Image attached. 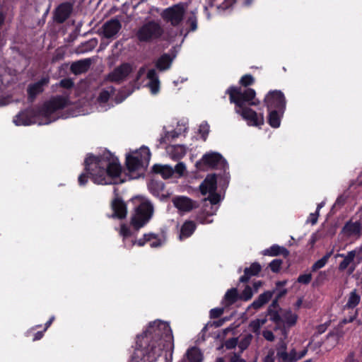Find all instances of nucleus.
<instances>
[{"label": "nucleus", "instance_id": "obj_55", "mask_svg": "<svg viewBox=\"0 0 362 362\" xmlns=\"http://www.w3.org/2000/svg\"><path fill=\"white\" fill-rule=\"evenodd\" d=\"M148 235H152L154 237L151 239V241L148 242L151 247H158L162 245V241L158 235L154 233H148Z\"/></svg>", "mask_w": 362, "mask_h": 362}, {"label": "nucleus", "instance_id": "obj_64", "mask_svg": "<svg viewBox=\"0 0 362 362\" xmlns=\"http://www.w3.org/2000/svg\"><path fill=\"white\" fill-rule=\"evenodd\" d=\"M276 352H287V345L285 342L281 341L276 346Z\"/></svg>", "mask_w": 362, "mask_h": 362}, {"label": "nucleus", "instance_id": "obj_47", "mask_svg": "<svg viewBox=\"0 0 362 362\" xmlns=\"http://www.w3.org/2000/svg\"><path fill=\"white\" fill-rule=\"evenodd\" d=\"M283 260L280 259H273L269 264V267L274 273H279L281 270Z\"/></svg>", "mask_w": 362, "mask_h": 362}, {"label": "nucleus", "instance_id": "obj_1", "mask_svg": "<svg viewBox=\"0 0 362 362\" xmlns=\"http://www.w3.org/2000/svg\"><path fill=\"white\" fill-rule=\"evenodd\" d=\"M163 351L169 352L165 362H172L174 351L173 331L168 322L157 320L148 324L146 330L137 336L136 348L132 358L144 362H156Z\"/></svg>", "mask_w": 362, "mask_h": 362}, {"label": "nucleus", "instance_id": "obj_58", "mask_svg": "<svg viewBox=\"0 0 362 362\" xmlns=\"http://www.w3.org/2000/svg\"><path fill=\"white\" fill-rule=\"evenodd\" d=\"M149 87L151 88V93L153 94H156L160 88V81L159 80L154 81H150L149 82Z\"/></svg>", "mask_w": 362, "mask_h": 362}, {"label": "nucleus", "instance_id": "obj_3", "mask_svg": "<svg viewBox=\"0 0 362 362\" xmlns=\"http://www.w3.org/2000/svg\"><path fill=\"white\" fill-rule=\"evenodd\" d=\"M226 94L228 95L230 103L235 105V112L246 120L249 125L259 127L264 124L263 113L258 115L250 107L260 104L259 100L255 98L256 92L253 88L243 90L241 87L230 86L226 90Z\"/></svg>", "mask_w": 362, "mask_h": 362}, {"label": "nucleus", "instance_id": "obj_24", "mask_svg": "<svg viewBox=\"0 0 362 362\" xmlns=\"http://www.w3.org/2000/svg\"><path fill=\"white\" fill-rule=\"evenodd\" d=\"M262 254L270 257L282 255L284 257L286 258L289 255V251L283 246L274 244L269 248L264 250Z\"/></svg>", "mask_w": 362, "mask_h": 362}, {"label": "nucleus", "instance_id": "obj_46", "mask_svg": "<svg viewBox=\"0 0 362 362\" xmlns=\"http://www.w3.org/2000/svg\"><path fill=\"white\" fill-rule=\"evenodd\" d=\"M252 296L253 291L252 288L249 285H247L244 290L240 294V300L244 301H248L252 298Z\"/></svg>", "mask_w": 362, "mask_h": 362}, {"label": "nucleus", "instance_id": "obj_29", "mask_svg": "<svg viewBox=\"0 0 362 362\" xmlns=\"http://www.w3.org/2000/svg\"><path fill=\"white\" fill-rule=\"evenodd\" d=\"M188 362H202L203 355L199 348L196 346L187 349L186 354Z\"/></svg>", "mask_w": 362, "mask_h": 362}, {"label": "nucleus", "instance_id": "obj_5", "mask_svg": "<svg viewBox=\"0 0 362 362\" xmlns=\"http://www.w3.org/2000/svg\"><path fill=\"white\" fill-rule=\"evenodd\" d=\"M186 10L185 3L180 2L164 8L160 16L165 23L173 28H178L184 21Z\"/></svg>", "mask_w": 362, "mask_h": 362}, {"label": "nucleus", "instance_id": "obj_35", "mask_svg": "<svg viewBox=\"0 0 362 362\" xmlns=\"http://www.w3.org/2000/svg\"><path fill=\"white\" fill-rule=\"evenodd\" d=\"M361 296L356 292V290H353L349 296L348 301L345 305V308L348 309H353L356 308L360 303Z\"/></svg>", "mask_w": 362, "mask_h": 362}, {"label": "nucleus", "instance_id": "obj_13", "mask_svg": "<svg viewBox=\"0 0 362 362\" xmlns=\"http://www.w3.org/2000/svg\"><path fill=\"white\" fill-rule=\"evenodd\" d=\"M49 82V76H45L38 81L29 84L27 89L28 101L33 103L37 95L44 91V87L47 86Z\"/></svg>", "mask_w": 362, "mask_h": 362}, {"label": "nucleus", "instance_id": "obj_27", "mask_svg": "<svg viewBox=\"0 0 362 362\" xmlns=\"http://www.w3.org/2000/svg\"><path fill=\"white\" fill-rule=\"evenodd\" d=\"M126 166L129 172H135L144 166L140 163L138 156L129 154L126 157Z\"/></svg>", "mask_w": 362, "mask_h": 362}, {"label": "nucleus", "instance_id": "obj_40", "mask_svg": "<svg viewBox=\"0 0 362 362\" xmlns=\"http://www.w3.org/2000/svg\"><path fill=\"white\" fill-rule=\"evenodd\" d=\"M197 17L194 13H192V14L187 18L186 24L188 25L187 28V33L185 35L190 33L194 32L197 29Z\"/></svg>", "mask_w": 362, "mask_h": 362}, {"label": "nucleus", "instance_id": "obj_26", "mask_svg": "<svg viewBox=\"0 0 362 362\" xmlns=\"http://www.w3.org/2000/svg\"><path fill=\"white\" fill-rule=\"evenodd\" d=\"M152 171L155 174L160 175L164 179L171 177L174 173V170L170 166L160 164H155L152 168Z\"/></svg>", "mask_w": 362, "mask_h": 362}, {"label": "nucleus", "instance_id": "obj_57", "mask_svg": "<svg viewBox=\"0 0 362 362\" xmlns=\"http://www.w3.org/2000/svg\"><path fill=\"white\" fill-rule=\"evenodd\" d=\"M275 351L273 349H270L263 358V362H275Z\"/></svg>", "mask_w": 362, "mask_h": 362}, {"label": "nucleus", "instance_id": "obj_59", "mask_svg": "<svg viewBox=\"0 0 362 362\" xmlns=\"http://www.w3.org/2000/svg\"><path fill=\"white\" fill-rule=\"evenodd\" d=\"M146 76L150 81L159 80L156 71L154 69H149L147 72Z\"/></svg>", "mask_w": 362, "mask_h": 362}, {"label": "nucleus", "instance_id": "obj_7", "mask_svg": "<svg viewBox=\"0 0 362 362\" xmlns=\"http://www.w3.org/2000/svg\"><path fill=\"white\" fill-rule=\"evenodd\" d=\"M153 213V207L151 203H141L135 209V214L131 219V224L134 229L139 230L149 221Z\"/></svg>", "mask_w": 362, "mask_h": 362}, {"label": "nucleus", "instance_id": "obj_49", "mask_svg": "<svg viewBox=\"0 0 362 362\" xmlns=\"http://www.w3.org/2000/svg\"><path fill=\"white\" fill-rule=\"evenodd\" d=\"M205 200H209L212 205H215L220 202L221 197L216 191H215L214 192H209V197L205 199Z\"/></svg>", "mask_w": 362, "mask_h": 362}, {"label": "nucleus", "instance_id": "obj_15", "mask_svg": "<svg viewBox=\"0 0 362 362\" xmlns=\"http://www.w3.org/2000/svg\"><path fill=\"white\" fill-rule=\"evenodd\" d=\"M131 71V66L128 63H124L109 74L108 79L113 82H120L129 76Z\"/></svg>", "mask_w": 362, "mask_h": 362}, {"label": "nucleus", "instance_id": "obj_30", "mask_svg": "<svg viewBox=\"0 0 362 362\" xmlns=\"http://www.w3.org/2000/svg\"><path fill=\"white\" fill-rule=\"evenodd\" d=\"M356 255V251L355 250L349 251L346 255L339 253L337 254L336 257H344L343 261H341L339 264V269L340 271L345 270L349 267V265L354 261Z\"/></svg>", "mask_w": 362, "mask_h": 362}, {"label": "nucleus", "instance_id": "obj_42", "mask_svg": "<svg viewBox=\"0 0 362 362\" xmlns=\"http://www.w3.org/2000/svg\"><path fill=\"white\" fill-rule=\"evenodd\" d=\"M265 322L266 320L256 319L250 322L249 327L253 333L258 334L260 332L261 327Z\"/></svg>", "mask_w": 362, "mask_h": 362}, {"label": "nucleus", "instance_id": "obj_10", "mask_svg": "<svg viewBox=\"0 0 362 362\" xmlns=\"http://www.w3.org/2000/svg\"><path fill=\"white\" fill-rule=\"evenodd\" d=\"M74 5V3L70 1L60 3L53 11V21L57 24L65 23L73 13Z\"/></svg>", "mask_w": 362, "mask_h": 362}, {"label": "nucleus", "instance_id": "obj_36", "mask_svg": "<svg viewBox=\"0 0 362 362\" xmlns=\"http://www.w3.org/2000/svg\"><path fill=\"white\" fill-rule=\"evenodd\" d=\"M333 254V250L327 252L321 259L316 261L311 267V272H315L324 267L327 263L329 259Z\"/></svg>", "mask_w": 362, "mask_h": 362}, {"label": "nucleus", "instance_id": "obj_45", "mask_svg": "<svg viewBox=\"0 0 362 362\" xmlns=\"http://www.w3.org/2000/svg\"><path fill=\"white\" fill-rule=\"evenodd\" d=\"M239 83L242 86L248 88V86L255 83V78L251 74H245L240 78Z\"/></svg>", "mask_w": 362, "mask_h": 362}, {"label": "nucleus", "instance_id": "obj_56", "mask_svg": "<svg viewBox=\"0 0 362 362\" xmlns=\"http://www.w3.org/2000/svg\"><path fill=\"white\" fill-rule=\"evenodd\" d=\"M174 173H177L179 176L183 175L185 171L186 170V166L182 162H180L175 166V169H173Z\"/></svg>", "mask_w": 362, "mask_h": 362}, {"label": "nucleus", "instance_id": "obj_22", "mask_svg": "<svg viewBox=\"0 0 362 362\" xmlns=\"http://www.w3.org/2000/svg\"><path fill=\"white\" fill-rule=\"evenodd\" d=\"M174 57L168 53L161 54L155 62V66L159 71H165L170 69Z\"/></svg>", "mask_w": 362, "mask_h": 362}, {"label": "nucleus", "instance_id": "obj_60", "mask_svg": "<svg viewBox=\"0 0 362 362\" xmlns=\"http://www.w3.org/2000/svg\"><path fill=\"white\" fill-rule=\"evenodd\" d=\"M262 336L266 340L269 341H273L275 339V336L271 330L263 331Z\"/></svg>", "mask_w": 362, "mask_h": 362}, {"label": "nucleus", "instance_id": "obj_37", "mask_svg": "<svg viewBox=\"0 0 362 362\" xmlns=\"http://www.w3.org/2000/svg\"><path fill=\"white\" fill-rule=\"evenodd\" d=\"M115 92V88L113 86H109L107 88L103 89L98 97V101L100 103H106L110 96L114 95Z\"/></svg>", "mask_w": 362, "mask_h": 362}, {"label": "nucleus", "instance_id": "obj_63", "mask_svg": "<svg viewBox=\"0 0 362 362\" xmlns=\"http://www.w3.org/2000/svg\"><path fill=\"white\" fill-rule=\"evenodd\" d=\"M209 125L206 123L200 125L199 132L202 134L203 137L209 134Z\"/></svg>", "mask_w": 362, "mask_h": 362}, {"label": "nucleus", "instance_id": "obj_11", "mask_svg": "<svg viewBox=\"0 0 362 362\" xmlns=\"http://www.w3.org/2000/svg\"><path fill=\"white\" fill-rule=\"evenodd\" d=\"M42 116L40 108L35 110L30 107L21 111L13 119V122L18 125L28 126L36 122V119Z\"/></svg>", "mask_w": 362, "mask_h": 362}, {"label": "nucleus", "instance_id": "obj_41", "mask_svg": "<svg viewBox=\"0 0 362 362\" xmlns=\"http://www.w3.org/2000/svg\"><path fill=\"white\" fill-rule=\"evenodd\" d=\"M252 339V336L251 334H247L240 341H238V346L239 349V352L237 354H243V352L246 350L250 346L251 341Z\"/></svg>", "mask_w": 362, "mask_h": 362}, {"label": "nucleus", "instance_id": "obj_16", "mask_svg": "<svg viewBox=\"0 0 362 362\" xmlns=\"http://www.w3.org/2000/svg\"><path fill=\"white\" fill-rule=\"evenodd\" d=\"M102 28L103 35L106 38H111L118 33L122 28V24L117 18H114L105 22Z\"/></svg>", "mask_w": 362, "mask_h": 362}, {"label": "nucleus", "instance_id": "obj_4", "mask_svg": "<svg viewBox=\"0 0 362 362\" xmlns=\"http://www.w3.org/2000/svg\"><path fill=\"white\" fill-rule=\"evenodd\" d=\"M164 30L158 21L151 20L144 23L137 30L136 37L139 42L150 43L159 40Z\"/></svg>", "mask_w": 362, "mask_h": 362}, {"label": "nucleus", "instance_id": "obj_61", "mask_svg": "<svg viewBox=\"0 0 362 362\" xmlns=\"http://www.w3.org/2000/svg\"><path fill=\"white\" fill-rule=\"evenodd\" d=\"M318 216H319L318 211H316L315 213H311L309 216V218H308L307 222H310L312 225H315L317 222Z\"/></svg>", "mask_w": 362, "mask_h": 362}, {"label": "nucleus", "instance_id": "obj_54", "mask_svg": "<svg viewBox=\"0 0 362 362\" xmlns=\"http://www.w3.org/2000/svg\"><path fill=\"white\" fill-rule=\"evenodd\" d=\"M223 312L224 309L223 308H213L210 310L209 313L210 317L212 319L218 318L223 315Z\"/></svg>", "mask_w": 362, "mask_h": 362}, {"label": "nucleus", "instance_id": "obj_17", "mask_svg": "<svg viewBox=\"0 0 362 362\" xmlns=\"http://www.w3.org/2000/svg\"><path fill=\"white\" fill-rule=\"evenodd\" d=\"M217 189V176L215 173L209 174L199 185V190L202 195L209 192H214Z\"/></svg>", "mask_w": 362, "mask_h": 362}, {"label": "nucleus", "instance_id": "obj_20", "mask_svg": "<svg viewBox=\"0 0 362 362\" xmlns=\"http://www.w3.org/2000/svg\"><path fill=\"white\" fill-rule=\"evenodd\" d=\"M262 270V267L258 262H253L249 267L244 269V274L239 279L240 283H247L250 278L257 276Z\"/></svg>", "mask_w": 362, "mask_h": 362}, {"label": "nucleus", "instance_id": "obj_32", "mask_svg": "<svg viewBox=\"0 0 362 362\" xmlns=\"http://www.w3.org/2000/svg\"><path fill=\"white\" fill-rule=\"evenodd\" d=\"M214 214V212L208 211L206 209H202L196 215V220L202 224H208L213 222L209 218Z\"/></svg>", "mask_w": 362, "mask_h": 362}, {"label": "nucleus", "instance_id": "obj_18", "mask_svg": "<svg viewBox=\"0 0 362 362\" xmlns=\"http://www.w3.org/2000/svg\"><path fill=\"white\" fill-rule=\"evenodd\" d=\"M362 226L360 221L353 222L351 220L346 221L341 229V233L346 237L361 235Z\"/></svg>", "mask_w": 362, "mask_h": 362}, {"label": "nucleus", "instance_id": "obj_39", "mask_svg": "<svg viewBox=\"0 0 362 362\" xmlns=\"http://www.w3.org/2000/svg\"><path fill=\"white\" fill-rule=\"evenodd\" d=\"M298 320V315L293 313L290 310H287L282 317V322H284L288 327H293L296 325Z\"/></svg>", "mask_w": 362, "mask_h": 362}, {"label": "nucleus", "instance_id": "obj_9", "mask_svg": "<svg viewBox=\"0 0 362 362\" xmlns=\"http://www.w3.org/2000/svg\"><path fill=\"white\" fill-rule=\"evenodd\" d=\"M267 110H286V100L283 92L279 90H269L264 99Z\"/></svg>", "mask_w": 362, "mask_h": 362}, {"label": "nucleus", "instance_id": "obj_52", "mask_svg": "<svg viewBox=\"0 0 362 362\" xmlns=\"http://www.w3.org/2000/svg\"><path fill=\"white\" fill-rule=\"evenodd\" d=\"M154 238L152 235L144 234L143 238H140L138 240H134L135 244L139 247L144 246L146 243L151 241V239Z\"/></svg>", "mask_w": 362, "mask_h": 362}, {"label": "nucleus", "instance_id": "obj_44", "mask_svg": "<svg viewBox=\"0 0 362 362\" xmlns=\"http://www.w3.org/2000/svg\"><path fill=\"white\" fill-rule=\"evenodd\" d=\"M65 57V51L64 50L63 48H57L53 55H52V59H51V63L52 64H55L57 62H59L62 60L64 59Z\"/></svg>", "mask_w": 362, "mask_h": 362}, {"label": "nucleus", "instance_id": "obj_43", "mask_svg": "<svg viewBox=\"0 0 362 362\" xmlns=\"http://www.w3.org/2000/svg\"><path fill=\"white\" fill-rule=\"evenodd\" d=\"M267 315L269 316L270 320L275 324L279 325L283 321L279 311L276 310L267 309Z\"/></svg>", "mask_w": 362, "mask_h": 362}, {"label": "nucleus", "instance_id": "obj_19", "mask_svg": "<svg viewBox=\"0 0 362 362\" xmlns=\"http://www.w3.org/2000/svg\"><path fill=\"white\" fill-rule=\"evenodd\" d=\"M275 292V289L264 291L263 293L260 294L258 296V298L250 305L248 309L253 308L255 310H259L272 299Z\"/></svg>", "mask_w": 362, "mask_h": 362}, {"label": "nucleus", "instance_id": "obj_12", "mask_svg": "<svg viewBox=\"0 0 362 362\" xmlns=\"http://www.w3.org/2000/svg\"><path fill=\"white\" fill-rule=\"evenodd\" d=\"M117 189H115V198L111 202V209L113 214L110 216L111 218L124 219L127 214V207L122 198L117 194Z\"/></svg>", "mask_w": 362, "mask_h": 362}, {"label": "nucleus", "instance_id": "obj_62", "mask_svg": "<svg viewBox=\"0 0 362 362\" xmlns=\"http://www.w3.org/2000/svg\"><path fill=\"white\" fill-rule=\"evenodd\" d=\"M241 354L233 352L230 358V362H247L245 359L240 358Z\"/></svg>", "mask_w": 362, "mask_h": 362}, {"label": "nucleus", "instance_id": "obj_2", "mask_svg": "<svg viewBox=\"0 0 362 362\" xmlns=\"http://www.w3.org/2000/svg\"><path fill=\"white\" fill-rule=\"evenodd\" d=\"M84 166L85 172L78 177L80 186H85L88 178L96 185H108L112 179L119 177L122 173L118 158L109 151L98 156L88 154Z\"/></svg>", "mask_w": 362, "mask_h": 362}, {"label": "nucleus", "instance_id": "obj_28", "mask_svg": "<svg viewBox=\"0 0 362 362\" xmlns=\"http://www.w3.org/2000/svg\"><path fill=\"white\" fill-rule=\"evenodd\" d=\"M134 156H138L140 163L144 166L147 165L151 159V152L148 147L142 146L139 150L133 153Z\"/></svg>", "mask_w": 362, "mask_h": 362}, {"label": "nucleus", "instance_id": "obj_6", "mask_svg": "<svg viewBox=\"0 0 362 362\" xmlns=\"http://www.w3.org/2000/svg\"><path fill=\"white\" fill-rule=\"evenodd\" d=\"M195 166L199 171H206L209 169L221 168L224 171L228 168L226 160L217 152H208L203 155L202 158L197 161Z\"/></svg>", "mask_w": 362, "mask_h": 362}, {"label": "nucleus", "instance_id": "obj_14", "mask_svg": "<svg viewBox=\"0 0 362 362\" xmlns=\"http://www.w3.org/2000/svg\"><path fill=\"white\" fill-rule=\"evenodd\" d=\"M172 202L182 212H189L196 207V202L185 196H176L173 198Z\"/></svg>", "mask_w": 362, "mask_h": 362}, {"label": "nucleus", "instance_id": "obj_21", "mask_svg": "<svg viewBox=\"0 0 362 362\" xmlns=\"http://www.w3.org/2000/svg\"><path fill=\"white\" fill-rule=\"evenodd\" d=\"M90 65L91 60L87 58L73 62L71 65L70 70L74 74L79 75L87 72Z\"/></svg>", "mask_w": 362, "mask_h": 362}, {"label": "nucleus", "instance_id": "obj_51", "mask_svg": "<svg viewBox=\"0 0 362 362\" xmlns=\"http://www.w3.org/2000/svg\"><path fill=\"white\" fill-rule=\"evenodd\" d=\"M278 362H293L288 352H276Z\"/></svg>", "mask_w": 362, "mask_h": 362}, {"label": "nucleus", "instance_id": "obj_34", "mask_svg": "<svg viewBox=\"0 0 362 362\" xmlns=\"http://www.w3.org/2000/svg\"><path fill=\"white\" fill-rule=\"evenodd\" d=\"M148 187L153 195L158 197L160 193L163 191L165 185L161 181L152 180L148 183Z\"/></svg>", "mask_w": 362, "mask_h": 362}, {"label": "nucleus", "instance_id": "obj_33", "mask_svg": "<svg viewBox=\"0 0 362 362\" xmlns=\"http://www.w3.org/2000/svg\"><path fill=\"white\" fill-rule=\"evenodd\" d=\"M186 154V148L182 145L172 146L170 155L173 160H177L182 158Z\"/></svg>", "mask_w": 362, "mask_h": 362}, {"label": "nucleus", "instance_id": "obj_25", "mask_svg": "<svg viewBox=\"0 0 362 362\" xmlns=\"http://www.w3.org/2000/svg\"><path fill=\"white\" fill-rule=\"evenodd\" d=\"M197 226L192 221H186L180 228V239L184 240L190 237L195 231Z\"/></svg>", "mask_w": 362, "mask_h": 362}, {"label": "nucleus", "instance_id": "obj_8", "mask_svg": "<svg viewBox=\"0 0 362 362\" xmlns=\"http://www.w3.org/2000/svg\"><path fill=\"white\" fill-rule=\"evenodd\" d=\"M69 102L68 98L61 95L54 97L49 101L45 102L40 108V112L42 116L47 120L45 124H49L51 122L49 119L50 116L56 111L66 107L69 105Z\"/></svg>", "mask_w": 362, "mask_h": 362}, {"label": "nucleus", "instance_id": "obj_50", "mask_svg": "<svg viewBox=\"0 0 362 362\" xmlns=\"http://www.w3.org/2000/svg\"><path fill=\"white\" fill-rule=\"evenodd\" d=\"M74 82L70 78L62 79L59 82V86L66 89H71L74 87Z\"/></svg>", "mask_w": 362, "mask_h": 362}, {"label": "nucleus", "instance_id": "obj_23", "mask_svg": "<svg viewBox=\"0 0 362 362\" xmlns=\"http://www.w3.org/2000/svg\"><path fill=\"white\" fill-rule=\"evenodd\" d=\"M268 111L267 122L273 128L280 127L281 120L283 117L285 110H270Z\"/></svg>", "mask_w": 362, "mask_h": 362}, {"label": "nucleus", "instance_id": "obj_53", "mask_svg": "<svg viewBox=\"0 0 362 362\" xmlns=\"http://www.w3.org/2000/svg\"><path fill=\"white\" fill-rule=\"evenodd\" d=\"M224 346L228 350L235 348L238 346V338L232 337L227 339L224 343Z\"/></svg>", "mask_w": 362, "mask_h": 362}, {"label": "nucleus", "instance_id": "obj_38", "mask_svg": "<svg viewBox=\"0 0 362 362\" xmlns=\"http://www.w3.org/2000/svg\"><path fill=\"white\" fill-rule=\"evenodd\" d=\"M119 234L123 238V243L125 247L130 248L135 245L134 240H131L130 245L127 246V240L132 236V231L125 224L121 226Z\"/></svg>", "mask_w": 362, "mask_h": 362}, {"label": "nucleus", "instance_id": "obj_48", "mask_svg": "<svg viewBox=\"0 0 362 362\" xmlns=\"http://www.w3.org/2000/svg\"><path fill=\"white\" fill-rule=\"evenodd\" d=\"M312 280L311 273L300 274L297 279V282L301 284L308 285Z\"/></svg>", "mask_w": 362, "mask_h": 362}, {"label": "nucleus", "instance_id": "obj_31", "mask_svg": "<svg viewBox=\"0 0 362 362\" xmlns=\"http://www.w3.org/2000/svg\"><path fill=\"white\" fill-rule=\"evenodd\" d=\"M239 299L240 300V294L236 288L228 289L224 296L225 306L229 307Z\"/></svg>", "mask_w": 362, "mask_h": 362}]
</instances>
